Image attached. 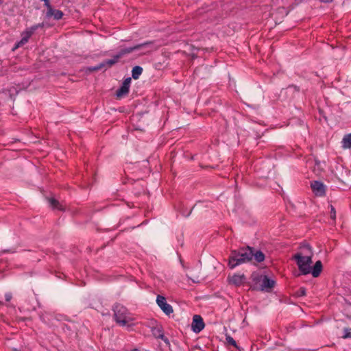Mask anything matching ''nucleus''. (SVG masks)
<instances>
[{"label":"nucleus","mask_w":351,"mask_h":351,"mask_svg":"<svg viewBox=\"0 0 351 351\" xmlns=\"http://www.w3.org/2000/svg\"><path fill=\"white\" fill-rule=\"evenodd\" d=\"M155 48L156 47H154L153 42H147L139 45H136L134 47L122 49L119 51V53L117 55H115L113 57V58L104 60L99 64V66L95 67V69H99L106 66H111L112 65L117 62L118 60L120 58L126 54L130 53L134 51L144 49L142 52H141V54H145L146 53L153 51L154 49H155Z\"/></svg>","instance_id":"f257e3e1"},{"label":"nucleus","mask_w":351,"mask_h":351,"mask_svg":"<svg viewBox=\"0 0 351 351\" xmlns=\"http://www.w3.org/2000/svg\"><path fill=\"white\" fill-rule=\"evenodd\" d=\"M253 258V248L249 246L242 247L238 250H232L228 258V265L230 269L252 261Z\"/></svg>","instance_id":"f03ea898"},{"label":"nucleus","mask_w":351,"mask_h":351,"mask_svg":"<svg viewBox=\"0 0 351 351\" xmlns=\"http://www.w3.org/2000/svg\"><path fill=\"white\" fill-rule=\"evenodd\" d=\"M113 311L114 319L119 326L130 328L134 325V319L125 306L116 304L113 308Z\"/></svg>","instance_id":"7ed1b4c3"},{"label":"nucleus","mask_w":351,"mask_h":351,"mask_svg":"<svg viewBox=\"0 0 351 351\" xmlns=\"http://www.w3.org/2000/svg\"><path fill=\"white\" fill-rule=\"evenodd\" d=\"M180 263L182 266L184 273L187 278V282L191 281L193 283H198L200 281V271L199 269H191L189 265L180 258Z\"/></svg>","instance_id":"20e7f679"},{"label":"nucleus","mask_w":351,"mask_h":351,"mask_svg":"<svg viewBox=\"0 0 351 351\" xmlns=\"http://www.w3.org/2000/svg\"><path fill=\"white\" fill-rule=\"evenodd\" d=\"M43 27H44V23H41L34 25L31 26L30 27L25 29V30H24L21 33V39L15 44V47H14V49H17V48L24 45L25 44H26L28 42L29 38L34 34V32L38 28H42Z\"/></svg>","instance_id":"39448f33"},{"label":"nucleus","mask_w":351,"mask_h":351,"mask_svg":"<svg viewBox=\"0 0 351 351\" xmlns=\"http://www.w3.org/2000/svg\"><path fill=\"white\" fill-rule=\"evenodd\" d=\"M293 259L296 262L298 269L303 275L310 274L309 268L312 264V258H306L300 256H293Z\"/></svg>","instance_id":"423d86ee"},{"label":"nucleus","mask_w":351,"mask_h":351,"mask_svg":"<svg viewBox=\"0 0 351 351\" xmlns=\"http://www.w3.org/2000/svg\"><path fill=\"white\" fill-rule=\"evenodd\" d=\"M254 280H257L261 284V289L269 291L271 288H273L275 285V281L269 278L267 276H260L254 278Z\"/></svg>","instance_id":"0eeeda50"},{"label":"nucleus","mask_w":351,"mask_h":351,"mask_svg":"<svg viewBox=\"0 0 351 351\" xmlns=\"http://www.w3.org/2000/svg\"><path fill=\"white\" fill-rule=\"evenodd\" d=\"M293 256L312 258L313 256L312 247L307 243H303L300 246L298 252H296Z\"/></svg>","instance_id":"6e6552de"},{"label":"nucleus","mask_w":351,"mask_h":351,"mask_svg":"<svg viewBox=\"0 0 351 351\" xmlns=\"http://www.w3.org/2000/svg\"><path fill=\"white\" fill-rule=\"evenodd\" d=\"M156 303L160 309L167 315H169L173 313V307L167 302L166 298L164 296L158 295L156 298Z\"/></svg>","instance_id":"1a4fd4ad"},{"label":"nucleus","mask_w":351,"mask_h":351,"mask_svg":"<svg viewBox=\"0 0 351 351\" xmlns=\"http://www.w3.org/2000/svg\"><path fill=\"white\" fill-rule=\"evenodd\" d=\"M205 326L202 317L200 315H195L191 324V329L195 333H199Z\"/></svg>","instance_id":"9d476101"},{"label":"nucleus","mask_w":351,"mask_h":351,"mask_svg":"<svg viewBox=\"0 0 351 351\" xmlns=\"http://www.w3.org/2000/svg\"><path fill=\"white\" fill-rule=\"evenodd\" d=\"M149 327L151 332L155 338L160 339L163 337L164 332L162 327L156 320L151 321Z\"/></svg>","instance_id":"9b49d317"},{"label":"nucleus","mask_w":351,"mask_h":351,"mask_svg":"<svg viewBox=\"0 0 351 351\" xmlns=\"http://www.w3.org/2000/svg\"><path fill=\"white\" fill-rule=\"evenodd\" d=\"M313 193L317 196L322 197L326 194L325 185L319 181H313L311 184Z\"/></svg>","instance_id":"f8f14e48"},{"label":"nucleus","mask_w":351,"mask_h":351,"mask_svg":"<svg viewBox=\"0 0 351 351\" xmlns=\"http://www.w3.org/2000/svg\"><path fill=\"white\" fill-rule=\"evenodd\" d=\"M131 80V77H130L124 80L121 86L117 91V96L118 97H121L128 95L130 90Z\"/></svg>","instance_id":"ddd939ff"},{"label":"nucleus","mask_w":351,"mask_h":351,"mask_svg":"<svg viewBox=\"0 0 351 351\" xmlns=\"http://www.w3.org/2000/svg\"><path fill=\"white\" fill-rule=\"evenodd\" d=\"M47 10L46 16L48 18L53 17L56 20H60L63 16V12L61 10L53 9L51 5Z\"/></svg>","instance_id":"4468645a"},{"label":"nucleus","mask_w":351,"mask_h":351,"mask_svg":"<svg viewBox=\"0 0 351 351\" xmlns=\"http://www.w3.org/2000/svg\"><path fill=\"white\" fill-rule=\"evenodd\" d=\"M322 269H323V265H322V261H316V263H315V265L313 267L311 266L310 267V268H309L310 274H311L314 278H317L320 275V274L322 271Z\"/></svg>","instance_id":"2eb2a0df"},{"label":"nucleus","mask_w":351,"mask_h":351,"mask_svg":"<svg viewBox=\"0 0 351 351\" xmlns=\"http://www.w3.org/2000/svg\"><path fill=\"white\" fill-rule=\"evenodd\" d=\"M341 143L343 148L351 149V133L343 136Z\"/></svg>","instance_id":"dca6fc26"},{"label":"nucleus","mask_w":351,"mask_h":351,"mask_svg":"<svg viewBox=\"0 0 351 351\" xmlns=\"http://www.w3.org/2000/svg\"><path fill=\"white\" fill-rule=\"evenodd\" d=\"M142 73H143V68L140 66H135L134 67H133V69L132 70V77L134 80H137V79H138L140 75L142 74Z\"/></svg>","instance_id":"f3484780"},{"label":"nucleus","mask_w":351,"mask_h":351,"mask_svg":"<svg viewBox=\"0 0 351 351\" xmlns=\"http://www.w3.org/2000/svg\"><path fill=\"white\" fill-rule=\"evenodd\" d=\"M48 202L53 208H56L60 210H63L64 208L62 205L54 198H49Z\"/></svg>","instance_id":"a211bd4d"},{"label":"nucleus","mask_w":351,"mask_h":351,"mask_svg":"<svg viewBox=\"0 0 351 351\" xmlns=\"http://www.w3.org/2000/svg\"><path fill=\"white\" fill-rule=\"evenodd\" d=\"M253 257L258 263H261L265 259V255L261 251L254 252L253 250Z\"/></svg>","instance_id":"6ab92c4d"},{"label":"nucleus","mask_w":351,"mask_h":351,"mask_svg":"<svg viewBox=\"0 0 351 351\" xmlns=\"http://www.w3.org/2000/svg\"><path fill=\"white\" fill-rule=\"evenodd\" d=\"M226 340L228 344L232 345L234 348H238L236 341L231 336L226 335Z\"/></svg>","instance_id":"aec40b11"},{"label":"nucleus","mask_w":351,"mask_h":351,"mask_svg":"<svg viewBox=\"0 0 351 351\" xmlns=\"http://www.w3.org/2000/svg\"><path fill=\"white\" fill-rule=\"evenodd\" d=\"M231 281L236 285H239L242 282V276L234 275L232 277Z\"/></svg>","instance_id":"412c9836"},{"label":"nucleus","mask_w":351,"mask_h":351,"mask_svg":"<svg viewBox=\"0 0 351 351\" xmlns=\"http://www.w3.org/2000/svg\"><path fill=\"white\" fill-rule=\"evenodd\" d=\"M306 295V290L304 287H300L297 291L298 296H305Z\"/></svg>","instance_id":"4be33fe9"},{"label":"nucleus","mask_w":351,"mask_h":351,"mask_svg":"<svg viewBox=\"0 0 351 351\" xmlns=\"http://www.w3.org/2000/svg\"><path fill=\"white\" fill-rule=\"evenodd\" d=\"M190 318L189 316L182 317L180 319L182 324H186V326H189Z\"/></svg>","instance_id":"5701e85b"},{"label":"nucleus","mask_w":351,"mask_h":351,"mask_svg":"<svg viewBox=\"0 0 351 351\" xmlns=\"http://www.w3.org/2000/svg\"><path fill=\"white\" fill-rule=\"evenodd\" d=\"M330 218L333 220L336 219V211L333 206L330 205Z\"/></svg>","instance_id":"b1692460"},{"label":"nucleus","mask_w":351,"mask_h":351,"mask_svg":"<svg viewBox=\"0 0 351 351\" xmlns=\"http://www.w3.org/2000/svg\"><path fill=\"white\" fill-rule=\"evenodd\" d=\"M160 339H161L165 342L167 347L170 348V341L168 339V337L166 335H165V334L163 335V337H160Z\"/></svg>","instance_id":"393cba45"},{"label":"nucleus","mask_w":351,"mask_h":351,"mask_svg":"<svg viewBox=\"0 0 351 351\" xmlns=\"http://www.w3.org/2000/svg\"><path fill=\"white\" fill-rule=\"evenodd\" d=\"M343 339L351 338V332L348 328L344 329V334L342 336Z\"/></svg>","instance_id":"a878e982"},{"label":"nucleus","mask_w":351,"mask_h":351,"mask_svg":"<svg viewBox=\"0 0 351 351\" xmlns=\"http://www.w3.org/2000/svg\"><path fill=\"white\" fill-rule=\"evenodd\" d=\"M12 293H6L5 294V300H6L7 302L10 301V300H11V299H12Z\"/></svg>","instance_id":"bb28decb"},{"label":"nucleus","mask_w":351,"mask_h":351,"mask_svg":"<svg viewBox=\"0 0 351 351\" xmlns=\"http://www.w3.org/2000/svg\"><path fill=\"white\" fill-rule=\"evenodd\" d=\"M43 1H44V5L47 8L48 7H50L51 6V4H50V2H49V0H42Z\"/></svg>","instance_id":"cd10ccee"},{"label":"nucleus","mask_w":351,"mask_h":351,"mask_svg":"<svg viewBox=\"0 0 351 351\" xmlns=\"http://www.w3.org/2000/svg\"><path fill=\"white\" fill-rule=\"evenodd\" d=\"M321 1L324 2V3H330V2H332V0H321Z\"/></svg>","instance_id":"c85d7f7f"},{"label":"nucleus","mask_w":351,"mask_h":351,"mask_svg":"<svg viewBox=\"0 0 351 351\" xmlns=\"http://www.w3.org/2000/svg\"><path fill=\"white\" fill-rule=\"evenodd\" d=\"M191 210H192V209H190L189 213L187 215H186L185 217H188L191 214Z\"/></svg>","instance_id":"c756f323"},{"label":"nucleus","mask_w":351,"mask_h":351,"mask_svg":"<svg viewBox=\"0 0 351 351\" xmlns=\"http://www.w3.org/2000/svg\"><path fill=\"white\" fill-rule=\"evenodd\" d=\"M130 351H140V350L137 348H134V349L131 350Z\"/></svg>","instance_id":"7c9ffc66"},{"label":"nucleus","mask_w":351,"mask_h":351,"mask_svg":"<svg viewBox=\"0 0 351 351\" xmlns=\"http://www.w3.org/2000/svg\"><path fill=\"white\" fill-rule=\"evenodd\" d=\"M176 256H178V259L180 260V258H182L178 254H176Z\"/></svg>","instance_id":"2f4dec72"},{"label":"nucleus","mask_w":351,"mask_h":351,"mask_svg":"<svg viewBox=\"0 0 351 351\" xmlns=\"http://www.w3.org/2000/svg\"><path fill=\"white\" fill-rule=\"evenodd\" d=\"M176 256H178V259L180 260V258H182L178 254H176Z\"/></svg>","instance_id":"473e14b6"},{"label":"nucleus","mask_w":351,"mask_h":351,"mask_svg":"<svg viewBox=\"0 0 351 351\" xmlns=\"http://www.w3.org/2000/svg\"><path fill=\"white\" fill-rule=\"evenodd\" d=\"M291 87H293L294 88H296L295 86H291Z\"/></svg>","instance_id":"72a5a7b5"},{"label":"nucleus","mask_w":351,"mask_h":351,"mask_svg":"<svg viewBox=\"0 0 351 351\" xmlns=\"http://www.w3.org/2000/svg\"><path fill=\"white\" fill-rule=\"evenodd\" d=\"M1 3V1L0 0V4Z\"/></svg>","instance_id":"f704fd0d"}]
</instances>
